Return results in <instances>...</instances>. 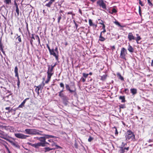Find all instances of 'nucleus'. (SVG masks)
<instances>
[{
    "label": "nucleus",
    "instance_id": "29",
    "mask_svg": "<svg viewBox=\"0 0 153 153\" xmlns=\"http://www.w3.org/2000/svg\"><path fill=\"white\" fill-rule=\"evenodd\" d=\"M48 70L47 71L48 72L50 73H53V69L51 68L50 66H49L48 67Z\"/></svg>",
    "mask_w": 153,
    "mask_h": 153
},
{
    "label": "nucleus",
    "instance_id": "42",
    "mask_svg": "<svg viewBox=\"0 0 153 153\" xmlns=\"http://www.w3.org/2000/svg\"><path fill=\"white\" fill-rule=\"evenodd\" d=\"M147 1L148 4L150 6L152 5V3L151 2L150 0H147Z\"/></svg>",
    "mask_w": 153,
    "mask_h": 153
},
{
    "label": "nucleus",
    "instance_id": "52",
    "mask_svg": "<svg viewBox=\"0 0 153 153\" xmlns=\"http://www.w3.org/2000/svg\"><path fill=\"white\" fill-rule=\"evenodd\" d=\"M47 73L48 74V75H50L51 76H52L53 74V73H50L48 72H47Z\"/></svg>",
    "mask_w": 153,
    "mask_h": 153
},
{
    "label": "nucleus",
    "instance_id": "33",
    "mask_svg": "<svg viewBox=\"0 0 153 153\" xmlns=\"http://www.w3.org/2000/svg\"><path fill=\"white\" fill-rule=\"evenodd\" d=\"M83 76L85 78H87L88 75V74H86L85 73H83L82 74Z\"/></svg>",
    "mask_w": 153,
    "mask_h": 153
},
{
    "label": "nucleus",
    "instance_id": "13",
    "mask_svg": "<svg viewBox=\"0 0 153 153\" xmlns=\"http://www.w3.org/2000/svg\"><path fill=\"white\" fill-rule=\"evenodd\" d=\"M128 50L130 53H132L134 52V49L133 47L129 43V45L127 48Z\"/></svg>",
    "mask_w": 153,
    "mask_h": 153
},
{
    "label": "nucleus",
    "instance_id": "28",
    "mask_svg": "<svg viewBox=\"0 0 153 153\" xmlns=\"http://www.w3.org/2000/svg\"><path fill=\"white\" fill-rule=\"evenodd\" d=\"M119 99L121 100V102H125V98L124 96H120L119 97Z\"/></svg>",
    "mask_w": 153,
    "mask_h": 153
},
{
    "label": "nucleus",
    "instance_id": "44",
    "mask_svg": "<svg viewBox=\"0 0 153 153\" xmlns=\"http://www.w3.org/2000/svg\"><path fill=\"white\" fill-rule=\"evenodd\" d=\"M139 4L142 6H143L144 5L143 4L142 2L140 0H139Z\"/></svg>",
    "mask_w": 153,
    "mask_h": 153
},
{
    "label": "nucleus",
    "instance_id": "3",
    "mask_svg": "<svg viewBox=\"0 0 153 153\" xmlns=\"http://www.w3.org/2000/svg\"><path fill=\"white\" fill-rule=\"evenodd\" d=\"M134 135L133 133L130 130H128L126 133V140H132L134 138Z\"/></svg>",
    "mask_w": 153,
    "mask_h": 153
},
{
    "label": "nucleus",
    "instance_id": "49",
    "mask_svg": "<svg viewBox=\"0 0 153 153\" xmlns=\"http://www.w3.org/2000/svg\"><path fill=\"white\" fill-rule=\"evenodd\" d=\"M106 32L105 29H103V30L100 33H101V34L102 35V33H104Z\"/></svg>",
    "mask_w": 153,
    "mask_h": 153
},
{
    "label": "nucleus",
    "instance_id": "19",
    "mask_svg": "<svg viewBox=\"0 0 153 153\" xmlns=\"http://www.w3.org/2000/svg\"><path fill=\"white\" fill-rule=\"evenodd\" d=\"M114 23L116 25H117L118 26L120 27H124L125 26L124 25H121L119 23V22H118L117 21H115V22H114Z\"/></svg>",
    "mask_w": 153,
    "mask_h": 153
},
{
    "label": "nucleus",
    "instance_id": "7",
    "mask_svg": "<svg viewBox=\"0 0 153 153\" xmlns=\"http://www.w3.org/2000/svg\"><path fill=\"white\" fill-rule=\"evenodd\" d=\"M49 52L51 55H53L54 56L56 60L58 59V53L55 52L54 50V49H51L50 51Z\"/></svg>",
    "mask_w": 153,
    "mask_h": 153
},
{
    "label": "nucleus",
    "instance_id": "36",
    "mask_svg": "<svg viewBox=\"0 0 153 153\" xmlns=\"http://www.w3.org/2000/svg\"><path fill=\"white\" fill-rule=\"evenodd\" d=\"M141 39V38L140 36H138L136 38H135V39L136 41H139Z\"/></svg>",
    "mask_w": 153,
    "mask_h": 153
},
{
    "label": "nucleus",
    "instance_id": "56",
    "mask_svg": "<svg viewBox=\"0 0 153 153\" xmlns=\"http://www.w3.org/2000/svg\"><path fill=\"white\" fill-rule=\"evenodd\" d=\"M111 49L112 51H113L115 49V46H112L111 47Z\"/></svg>",
    "mask_w": 153,
    "mask_h": 153
},
{
    "label": "nucleus",
    "instance_id": "23",
    "mask_svg": "<svg viewBox=\"0 0 153 153\" xmlns=\"http://www.w3.org/2000/svg\"><path fill=\"white\" fill-rule=\"evenodd\" d=\"M117 75L119 79H121V80H123L124 78L123 76H122L120 74L118 73L117 74Z\"/></svg>",
    "mask_w": 153,
    "mask_h": 153
},
{
    "label": "nucleus",
    "instance_id": "38",
    "mask_svg": "<svg viewBox=\"0 0 153 153\" xmlns=\"http://www.w3.org/2000/svg\"><path fill=\"white\" fill-rule=\"evenodd\" d=\"M28 144L33 147H35V144H33L30 143H28Z\"/></svg>",
    "mask_w": 153,
    "mask_h": 153
},
{
    "label": "nucleus",
    "instance_id": "46",
    "mask_svg": "<svg viewBox=\"0 0 153 153\" xmlns=\"http://www.w3.org/2000/svg\"><path fill=\"white\" fill-rule=\"evenodd\" d=\"M112 12L113 13H115L116 12L117 10L113 8L112 10Z\"/></svg>",
    "mask_w": 153,
    "mask_h": 153
},
{
    "label": "nucleus",
    "instance_id": "10",
    "mask_svg": "<svg viewBox=\"0 0 153 153\" xmlns=\"http://www.w3.org/2000/svg\"><path fill=\"white\" fill-rule=\"evenodd\" d=\"M55 0H46L45 2L49 1L48 2L46 3L45 6L48 7H50L53 2Z\"/></svg>",
    "mask_w": 153,
    "mask_h": 153
},
{
    "label": "nucleus",
    "instance_id": "53",
    "mask_svg": "<svg viewBox=\"0 0 153 153\" xmlns=\"http://www.w3.org/2000/svg\"><path fill=\"white\" fill-rule=\"evenodd\" d=\"M37 88H36V90H37ZM40 89V88H37V93L39 95V90Z\"/></svg>",
    "mask_w": 153,
    "mask_h": 153
},
{
    "label": "nucleus",
    "instance_id": "6",
    "mask_svg": "<svg viewBox=\"0 0 153 153\" xmlns=\"http://www.w3.org/2000/svg\"><path fill=\"white\" fill-rule=\"evenodd\" d=\"M97 3L100 7H101L103 9H106V4L103 0H99L97 1Z\"/></svg>",
    "mask_w": 153,
    "mask_h": 153
},
{
    "label": "nucleus",
    "instance_id": "15",
    "mask_svg": "<svg viewBox=\"0 0 153 153\" xmlns=\"http://www.w3.org/2000/svg\"><path fill=\"white\" fill-rule=\"evenodd\" d=\"M89 24L90 26H94L95 27H97V25L93 23L92 20L91 19L88 20Z\"/></svg>",
    "mask_w": 153,
    "mask_h": 153
},
{
    "label": "nucleus",
    "instance_id": "31",
    "mask_svg": "<svg viewBox=\"0 0 153 153\" xmlns=\"http://www.w3.org/2000/svg\"><path fill=\"white\" fill-rule=\"evenodd\" d=\"M62 15H61L60 16H58L57 17V20H58V23L59 24L60 23V20L62 19Z\"/></svg>",
    "mask_w": 153,
    "mask_h": 153
},
{
    "label": "nucleus",
    "instance_id": "5",
    "mask_svg": "<svg viewBox=\"0 0 153 153\" xmlns=\"http://www.w3.org/2000/svg\"><path fill=\"white\" fill-rule=\"evenodd\" d=\"M15 136L17 138L21 139H25L28 136L26 135L21 133L15 134Z\"/></svg>",
    "mask_w": 153,
    "mask_h": 153
},
{
    "label": "nucleus",
    "instance_id": "61",
    "mask_svg": "<svg viewBox=\"0 0 153 153\" xmlns=\"http://www.w3.org/2000/svg\"><path fill=\"white\" fill-rule=\"evenodd\" d=\"M53 141L52 140L50 139L48 140V141L50 143H51Z\"/></svg>",
    "mask_w": 153,
    "mask_h": 153
},
{
    "label": "nucleus",
    "instance_id": "30",
    "mask_svg": "<svg viewBox=\"0 0 153 153\" xmlns=\"http://www.w3.org/2000/svg\"><path fill=\"white\" fill-rule=\"evenodd\" d=\"M45 85V83L43 82L42 84L40 85L39 86H36V88H39L40 89L42 87L43 88L44 86Z\"/></svg>",
    "mask_w": 153,
    "mask_h": 153
},
{
    "label": "nucleus",
    "instance_id": "64",
    "mask_svg": "<svg viewBox=\"0 0 153 153\" xmlns=\"http://www.w3.org/2000/svg\"><path fill=\"white\" fill-rule=\"evenodd\" d=\"M151 65L152 66H153V59L152 61V63L151 64Z\"/></svg>",
    "mask_w": 153,
    "mask_h": 153
},
{
    "label": "nucleus",
    "instance_id": "2",
    "mask_svg": "<svg viewBox=\"0 0 153 153\" xmlns=\"http://www.w3.org/2000/svg\"><path fill=\"white\" fill-rule=\"evenodd\" d=\"M44 137H37V139L41 142L42 143H44V145H45V144H47V143H48L46 142L45 140L46 139H48L50 138H51L54 137L52 135H45Z\"/></svg>",
    "mask_w": 153,
    "mask_h": 153
},
{
    "label": "nucleus",
    "instance_id": "11",
    "mask_svg": "<svg viewBox=\"0 0 153 153\" xmlns=\"http://www.w3.org/2000/svg\"><path fill=\"white\" fill-rule=\"evenodd\" d=\"M47 144H48L53 147L55 146V147L54 148H55V149H59V148H62L61 147H60L59 146L57 145L56 144V143L54 142H53V141L51 143H47Z\"/></svg>",
    "mask_w": 153,
    "mask_h": 153
},
{
    "label": "nucleus",
    "instance_id": "26",
    "mask_svg": "<svg viewBox=\"0 0 153 153\" xmlns=\"http://www.w3.org/2000/svg\"><path fill=\"white\" fill-rule=\"evenodd\" d=\"M99 20H100V21L102 22V23H99V24L100 25H102V29H105V25L103 23V21L102 20H100V19H99Z\"/></svg>",
    "mask_w": 153,
    "mask_h": 153
},
{
    "label": "nucleus",
    "instance_id": "24",
    "mask_svg": "<svg viewBox=\"0 0 153 153\" xmlns=\"http://www.w3.org/2000/svg\"><path fill=\"white\" fill-rule=\"evenodd\" d=\"M101 80L104 81L105 80L106 78L107 75L106 74L104 75H103L101 76Z\"/></svg>",
    "mask_w": 153,
    "mask_h": 153
},
{
    "label": "nucleus",
    "instance_id": "62",
    "mask_svg": "<svg viewBox=\"0 0 153 153\" xmlns=\"http://www.w3.org/2000/svg\"><path fill=\"white\" fill-rule=\"evenodd\" d=\"M51 76L48 75L47 78L49 79H51Z\"/></svg>",
    "mask_w": 153,
    "mask_h": 153
},
{
    "label": "nucleus",
    "instance_id": "43",
    "mask_svg": "<svg viewBox=\"0 0 153 153\" xmlns=\"http://www.w3.org/2000/svg\"><path fill=\"white\" fill-rule=\"evenodd\" d=\"M120 108H123L125 107V105H121L120 106Z\"/></svg>",
    "mask_w": 153,
    "mask_h": 153
},
{
    "label": "nucleus",
    "instance_id": "1",
    "mask_svg": "<svg viewBox=\"0 0 153 153\" xmlns=\"http://www.w3.org/2000/svg\"><path fill=\"white\" fill-rule=\"evenodd\" d=\"M0 137L3 138L7 141L10 143L13 146H14L17 148H19L20 146L18 144V143L17 142H14L10 140L9 139L10 137L7 135V134L2 131H0Z\"/></svg>",
    "mask_w": 153,
    "mask_h": 153
},
{
    "label": "nucleus",
    "instance_id": "47",
    "mask_svg": "<svg viewBox=\"0 0 153 153\" xmlns=\"http://www.w3.org/2000/svg\"><path fill=\"white\" fill-rule=\"evenodd\" d=\"M74 24L75 25L76 29H77V27H78V25L75 22V20H74Z\"/></svg>",
    "mask_w": 153,
    "mask_h": 153
},
{
    "label": "nucleus",
    "instance_id": "37",
    "mask_svg": "<svg viewBox=\"0 0 153 153\" xmlns=\"http://www.w3.org/2000/svg\"><path fill=\"white\" fill-rule=\"evenodd\" d=\"M66 88L68 90H69L70 89L69 87V85L68 84H66L65 85Z\"/></svg>",
    "mask_w": 153,
    "mask_h": 153
},
{
    "label": "nucleus",
    "instance_id": "17",
    "mask_svg": "<svg viewBox=\"0 0 153 153\" xmlns=\"http://www.w3.org/2000/svg\"><path fill=\"white\" fill-rule=\"evenodd\" d=\"M14 72L15 74V76L16 77H19L18 73V68L16 66L15 68Z\"/></svg>",
    "mask_w": 153,
    "mask_h": 153
},
{
    "label": "nucleus",
    "instance_id": "45",
    "mask_svg": "<svg viewBox=\"0 0 153 153\" xmlns=\"http://www.w3.org/2000/svg\"><path fill=\"white\" fill-rule=\"evenodd\" d=\"M125 149L123 148V147H121L120 149L121 152H125Z\"/></svg>",
    "mask_w": 153,
    "mask_h": 153
},
{
    "label": "nucleus",
    "instance_id": "57",
    "mask_svg": "<svg viewBox=\"0 0 153 153\" xmlns=\"http://www.w3.org/2000/svg\"><path fill=\"white\" fill-rule=\"evenodd\" d=\"M14 4L15 5L16 7H18L16 1H14Z\"/></svg>",
    "mask_w": 153,
    "mask_h": 153
},
{
    "label": "nucleus",
    "instance_id": "27",
    "mask_svg": "<svg viewBox=\"0 0 153 153\" xmlns=\"http://www.w3.org/2000/svg\"><path fill=\"white\" fill-rule=\"evenodd\" d=\"M35 39L37 40L39 45H41L40 39L39 36L38 35H36L35 36Z\"/></svg>",
    "mask_w": 153,
    "mask_h": 153
},
{
    "label": "nucleus",
    "instance_id": "50",
    "mask_svg": "<svg viewBox=\"0 0 153 153\" xmlns=\"http://www.w3.org/2000/svg\"><path fill=\"white\" fill-rule=\"evenodd\" d=\"M56 65V63L55 64H54L53 65H51V68L53 69L54 67Z\"/></svg>",
    "mask_w": 153,
    "mask_h": 153
},
{
    "label": "nucleus",
    "instance_id": "32",
    "mask_svg": "<svg viewBox=\"0 0 153 153\" xmlns=\"http://www.w3.org/2000/svg\"><path fill=\"white\" fill-rule=\"evenodd\" d=\"M16 11L17 13V16H18L19 14V10L18 7H16Z\"/></svg>",
    "mask_w": 153,
    "mask_h": 153
},
{
    "label": "nucleus",
    "instance_id": "4",
    "mask_svg": "<svg viewBox=\"0 0 153 153\" xmlns=\"http://www.w3.org/2000/svg\"><path fill=\"white\" fill-rule=\"evenodd\" d=\"M127 54L126 50L124 48H122L120 51V57L126 60V56Z\"/></svg>",
    "mask_w": 153,
    "mask_h": 153
},
{
    "label": "nucleus",
    "instance_id": "60",
    "mask_svg": "<svg viewBox=\"0 0 153 153\" xmlns=\"http://www.w3.org/2000/svg\"><path fill=\"white\" fill-rule=\"evenodd\" d=\"M69 91L71 93H72V92H74L75 91H74V90H71V89H70Z\"/></svg>",
    "mask_w": 153,
    "mask_h": 153
},
{
    "label": "nucleus",
    "instance_id": "39",
    "mask_svg": "<svg viewBox=\"0 0 153 153\" xmlns=\"http://www.w3.org/2000/svg\"><path fill=\"white\" fill-rule=\"evenodd\" d=\"M16 39H18V41L19 42H21V37H20V36H18L17 38H16Z\"/></svg>",
    "mask_w": 153,
    "mask_h": 153
},
{
    "label": "nucleus",
    "instance_id": "25",
    "mask_svg": "<svg viewBox=\"0 0 153 153\" xmlns=\"http://www.w3.org/2000/svg\"><path fill=\"white\" fill-rule=\"evenodd\" d=\"M4 2L7 4H9L11 3V0H4Z\"/></svg>",
    "mask_w": 153,
    "mask_h": 153
},
{
    "label": "nucleus",
    "instance_id": "20",
    "mask_svg": "<svg viewBox=\"0 0 153 153\" xmlns=\"http://www.w3.org/2000/svg\"><path fill=\"white\" fill-rule=\"evenodd\" d=\"M45 152H47L49 151L52 150H54L55 149V148H50L49 147H45L44 148Z\"/></svg>",
    "mask_w": 153,
    "mask_h": 153
},
{
    "label": "nucleus",
    "instance_id": "9",
    "mask_svg": "<svg viewBox=\"0 0 153 153\" xmlns=\"http://www.w3.org/2000/svg\"><path fill=\"white\" fill-rule=\"evenodd\" d=\"M128 38L129 41H131L132 40H134L135 39V37L133 35L132 33L131 32L129 33L128 34Z\"/></svg>",
    "mask_w": 153,
    "mask_h": 153
},
{
    "label": "nucleus",
    "instance_id": "16",
    "mask_svg": "<svg viewBox=\"0 0 153 153\" xmlns=\"http://www.w3.org/2000/svg\"><path fill=\"white\" fill-rule=\"evenodd\" d=\"M32 129H26L25 131L26 133L28 134H31Z\"/></svg>",
    "mask_w": 153,
    "mask_h": 153
},
{
    "label": "nucleus",
    "instance_id": "40",
    "mask_svg": "<svg viewBox=\"0 0 153 153\" xmlns=\"http://www.w3.org/2000/svg\"><path fill=\"white\" fill-rule=\"evenodd\" d=\"M93 139V138L91 137H90L88 139V140L89 142H91Z\"/></svg>",
    "mask_w": 153,
    "mask_h": 153
},
{
    "label": "nucleus",
    "instance_id": "48",
    "mask_svg": "<svg viewBox=\"0 0 153 153\" xmlns=\"http://www.w3.org/2000/svg\"><path fill=\"white\" fill-rule=\"evenodd\" d=\"M54 50L56 52H57L58 53V48L57 47L55 48V49H54Z\"/></svg>",
    "mask_w": 153,
    "mask_h": 153
},
{
    "label": "nucleus",
    "instance_id": "35",
    "mask_svg": "<svg viewBox=\"0 0 153 153\" xmlns=\"http://www.w3.org/2000/svg\"><path fill=\"white\" fill-rule=\"evenodd\" d=\"M17 79H18L17 80L18 82H17V86H18V87H19V86L20 82L19 80V77H17Z\"/></svg>",
    "mask_w": 153,
    "mask_h": 153
},
{
    "label": "nucleus",
    "instance_id": "63",
    "mask_svg": "<svg viewBox=\"0 0 153 153\" xmlns=\"http://www.w3.org/2000/svg\"><path fill=\"white\" fill-rule=\"evenodd\" d=\"M10 107H6L5 109L7 110H9L10 109Z\"/></svg>",
    "mask_w": 153,
    "mask_h": 153
},
{
    "label": "nucleus",
    "instance_id": "14",
    "mask_svg": "<svg viewBox=\"0 0 153 153\" xmlns=\"http://www.w3.org/2000/svg\"><path fill=\"white\" fill-rule=\"evenodd\" d=\"M29 98H27L25 99L23 102L21 103V104L19 105L18 107L19 108H22L26 102L27 100H28Z\"/></svg>",
    "mask_w": 153,
    "mask_h": 153
},
{
    "label": "nucleus",
    "instance_id": "59",
    "mask_svg": "<svg viewBox=\"0 0 153 153\" xmlns=\"http://www.w3.org/2000/svg\"><path fill=\"white\" fill-rule=\"evenodd\" d=\"M74 146L76 148H78V145L76 143H75L74 144Z\"/></svg>",
    "mask_w": 153,
    "mask_h": 153
},
{
    "label": "nucleus",
    "instance_id": "8",
    "mask_svg": "<svg viewBox=\"0 0 153 153\" xmlns=\"http://www.w3.org/2000/svg\"><path fill=\"white\" fill-rule=\"evenodd\" d=\"M42 132V131H39L36 129H32L31 134H38L40 135H44L41 134V133Z\"/></svg>",
    "mask_w": 153,
    "mask_h": 153
},
{
    "label": "nucleus",
    "instance_id": "22",
    "mask_svg": "<svg viewBox=\"0 0 153 153\" xmlns=\"http://www.w3.org/2000/svg\"><path fill=\"white\" fill-rule=\"evenodd\" d=\"M130 90L131 93L133 95L136 94L137 93V90L135 88H131Z\"/></svg>",
    "mask_w": 153,
    "mask_h": 153
},
{
    "label": "nucleus",
    "instance_id": "12",
    "mask_svg": "<svg viewBox=\"0 0 153 153\" xmlns=\"http://www.w3.org/2000/svg\"><path fill=\"white\" fill-rule=\"evenodd\" d=\"M35 148H38L39 146H46L44 145V143H37L35 144Z\"/></svg>",
    "mask_w": 153,
    "mask_h": 153
},
{
    "label": "nucleus",
    "instance_id": "54",
    "mask_svg": "<svg viewBox=\"0 0 153 153\" xmlns=\"http://www.w3.org/2000/svg\"><path fill=\"white\" fill-rule=\"evenodd\" d=\"M81 79L83 82H85V79L83 77H82L81 78Z\"/></svg>",
    "mask_w": 153,
    "mask_h": 153
},
{
    "label": "nucleus",
    "instance_id": "41",
    "mask_svg": "<svg viewBox=\"0 0 153 153\" xmlns=\"http://www.w3.org/2000/svg\"><path fill=\"white\" fill-rule=\"evenodd\" d=\"M60 87H62L63 89H64V85L62 83H60Z\"/></svg>",
    "mask_w": 153,
    "mask_h": 153
},
{
    "label": "nucleus",
    "instance_id": "34",
    "mask_svg": "<svg viewBox=\"0 0 153 153\" xmlns=\"http://www.w3.org/2000/svg\"><path fill=\"white\" fill-rule=\"evenodd\" d=\"M113 128H115V134L116 135H117L118 134V132L117 131V128L115 127H114Z\"/></svg>",
    "mask_w": 153,
    "mask_h": 153
},
{
    "label": "nucleus",
    "instance_id": "18",
    "mask_svg": "<svg viewBox=\"0 0 153 153\" xmlns=\"http://www.w3.org/2000/svg\"><path fill=\"white\" fill-rule=\"evenodd\" d=\"M105 40V38H104L102 36L101 33H100L99 37V41L101 42H103Z\"/></svg>",
    "mask_w": 153,
    "mask_h": 153
},
{
    "label": "nucleus",
    "instance_id": "55",
    "mask_svg": "<svg viewBox=\"0 0 153 153\" xmlns=\"http://www.w3.org/2000/svg\"><path fill=\"white\" fill-rule=\"evenodd\" d=\"M46 45L49 51L51 49H50L48 44H47Z\"/></svg>",
    "mask_w": 153,
    "mask_h": 153
},
{
    "label": "nucleus",
    "instance_id": "51",
    "mask_svg": "<svg viewBox=\"0 0 153 153\" xmlns=\"http://www.w3.org/2000/svg\"><path fill=\"white\" fill-rule=\"evenodd\" d=\"M50 79H49L47 78V80L45 82V83H48V82L50 81Z\"/></svg>",
    "mask_w": 153,
    "mask_h": 153
},
{
    "label": "nucleus",
    "instance_id": "21",
    "mask_svg": "<svg viewBox=\"0 0 153 153\" xmlns=\"http://www.w3.org/2000/svg\"><path fill=\"white\" fill-rule=\"evenodd\" d=\"M59 96L62 99H64L66 98L65 96L63 93L59 92Z\"/></svg>",
    "mask_w": 153,
    "mask_h": 153
},
{
    "label": "nucleus",
    "instance_id": "58",
    "mask_svg": "<svg viewBox=\"0 0 153 153\" xmlns=\"http://www.w3.org/2000/svg\"><path fill=\"white\" fill-rule=\"evenodd\" d=\"M124 91L126 92V93L128 92V88H126V89H125V90H124Z\"/></svg>",
    "mask_w": 153,
    "mask_h": 153
}]
</instances>
